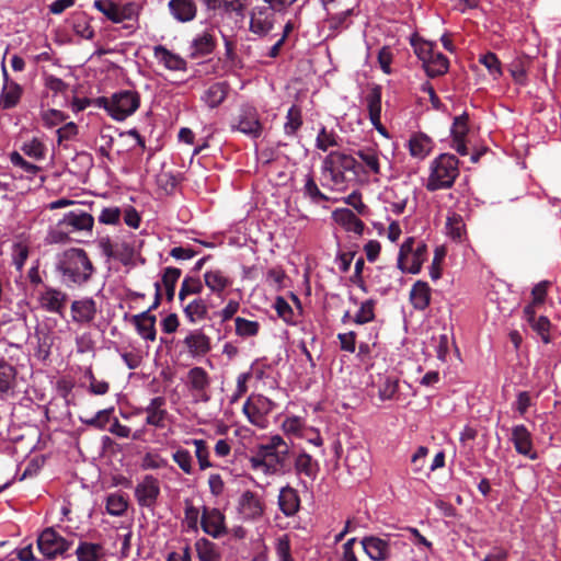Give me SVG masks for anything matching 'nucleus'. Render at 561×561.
<instances>
[{
    "label": "nucleus",
    "instance_id": "obj_1",
    "mask_svg": "<svg viewBox=\"0 0 561 561\" xmlns=\"http://www.w3.org/2000/svg\"><path fill=\"white\" fill-rule=\"evenodd\" d=\"M290 456L289 445L284 438L273 435L251 450L248 461L253 471L264 476L286 474L291 471Z\"/></svg>",
    "mask_w": 561,
    "mask_h": 561
},
{
    "label": "nucleus",
    "instance_id": "obj_2",
    "mask_svg": "<svg viewBox=\"0 0 561 561\" xmlns=\"http://www.w3.org/2000/svg\"><path fill=\"white\" fill-rule=\"evenodd\" d=\"M362 164L355 157L341 151H331L321 164V184L330 190L343 191L348 183L359 180Z\"/></svg>",
    "mask_w": 561,
    "mask_h": 561
},
{
    "label": "nucleus",
    "instance_id": "obj_3",
    "mask_svg": "<svg viewBox=\"0 0 561 561\" xmlns=\"http://www.w3.org/2000/svg\"><path fill=\"white\" fill-rule=\"evenodd\" d=\"M56 270L68 287L88 283L94 272L92 262L83 249L65 251L57 262Z\"/></svg>",
    "mask_w": 561,
    "mask_h": 561
},
{
    "label": "nucleus",
    "instance_id": "obj_4",
    "mask_svg": "<svg viewBox=\"0 0 561 561\" xmlns=\"http://www.w3.org/2000/svg\"><path fill=\"white\" fill-rule=\"evenodd\" d=\"M94 225V218L83 210H71L60 219L55 228L48 233V240L51 243H65L71 240V233L87 232L91 233Z\"/></svg>",
    "mask_w": 561,
    "mask_h": 561
},
{
    "label": "nucleus",
    "instance_id": "obj_5",
    "mask_svg": "<svg viewBox=\"0 0 561 561\" xmlns=\"http://www.w3.org/2000/svg\"><path fill=\"white\" fill-rule=\"evenodd\" d=\"M115 121H124L140 106V95L134 90H121L111 96H100L95 101Z\"/></svg>",
    "mask_w": 561,
    "mask_h": 561
},
{
    "label": "nucleus",
    "instance_id": "obj_6",
    "mask_svg": "<svg viewBox=\"0 0 561 561\" xmlns=\"http://www.w3.org/2000/svg\"><path fill=\"white\" fill-rule=\"evenodd\" d=\"M458 174V159L454 154L443 153L432 163L426 187L428 191L449 188Z\"/></svg>",
    "mask_w": 561,
    "mask_h": 561
},
{
    "label": "nucleus",
    "instance_id": "obj_7",
    "mask_svg": "<svg viewBox=\"0 0 561 561\" xmlns=\"http://www.w3.org/2000/svg\"><path fill=\"white\" fill-rule=\"evenodd\" d=\"M236 511L238 518L242 522H259L265 515V499L257 492L252 490H244L237 500Z\"/></svg>",
    "mask_w": 561,
    "mask_h": 561
},
{
    "label": "nucleus",
    "instance_id": "obj_8",
    "mask_svg": "<svg viewBox=\"0 0 561 561\" xmlns=\"http://www.w3.org/2000/svg\"><path fill=\"white\" fill-rule=\"evenodd\" d=\"M73 546V539L62 537L53 527L45 528L37 538V548L46 559L65 556Z\"/></svg>",
    "mask_w": 561,
    "mask_h": 561
},
{
    "label": "nucleus",
    "instance_id": "obj_9",
    "mask_svg": "<svg viewBox=\"0 0 561 561\" xmlns=\"http://www.w3.org/2000/svg\"><path fill=\"white\" fill-rule=\"evenodd\" d=\"M185 386L194 403H207L211 399V377L201 366H194L186 374Z\"/></svg>",
    "mask_w": 561,
    "mask_h": 561
},
{
    "label": "nucleus",
    "instance_id": "obj_10",
    "mask_svg": "<svg viewBox=\"0 0 561 561\" xmlns=\"http://www.w3.org/2000/svg\"><path fill=\"white\" fill-rule=\"evenodd\" d=\"M276 409V403L265 396L257 394L248 398L242 411L249 422L259 427L265 428L268 425L267 416Z\"/></svg>",
    "mask_w": 561,
    "mask_h": 561
},
{
    "label": "nucleus",
    "instance_id": "obj_11",
    "mask_svg": "<svg viewBox=\"0 0 561 561\" xmlns=\"http://www.w3.org/2000/svg\"><path fill=\"white\" fill-rule=\"evenodd\" d=\"M230 128L232 131L242 133L251 139L260 138L264 129L257 110L248 104L241 106L239 113L232 119Z\"/></svg>",
    "mask_w": 561,
    "mask_h": 561
},
{
    "label": "nucleus",
    "instance_id": "obj_12",
    "mask_svg": "<svg viewBox=\"0 0 561 561\" xmlns=\"http://www.w3.org/2000/svg\"><path fill=\"white\" fill-rule=\"evenodd\" d=\"M134 414H146L147 426L162 430L168 425L170 413L167 410V398L163 396L153 397L146 407L136 408Z\"/></svg>",
    "mask_w": 561,
    "mask_h": 561
},
{
    "label": "nucleus",
    "instance_id": "obj_13",
    "mask_svg": "<svg viewBox=\"0 0 561 561\" xmlns=\"http://www.w3.org/2000/svg\"><path fill=\"white\" fill-rule=\"evenodd\" d=\"M426 334H430V336L426 341H423V345H425L426 350L433 348L436 357L444 362L448 353L449 330L437 318L428 319Z\"/></svg>",
    "mask_w": 561,
    "mask_h": 561
},
{
    "label": "nucleus",
    "instance_id": "obj_14",
    "mask_svg": "<svg viewBox=\"0 0 561 561\" xmlns=\"http://www.w3.org/2000/svg\"><path fill=\"white\" fill-rule=\"evenodd\" d=\"M398 267L403 273L417 274L421 271V243L415 245V239L409 237L400 247Z\"/></svg>",
    "mask_w": 561,
    "mask_h": 561
},
{
    "label": "nucleus",
    "instance_id": "obj_15",
    "mask_svg": "<svg viewBox=\"0 0 561 561\" xmlns=\"http://www.w3.org/2000/svg\"><path fill=\"white\" fill-rule=\"evenodd\" d=\"M68 299L67 293L51 286H44L37 296L38 306L43 310L61 317L65 313Z\"/></svg>",
    "mask_w": 561,
    "mask_h": 561
},
{
    "label": "nucleus",
    "instance_id": "obj_16",
    "mask_svg": "<svg viewBox=\"0 0 561 561\" xmlns=\"http://www.w3.org/2000/svg\"><path fill=\"white\" fill-rule=\"evenodd\" d=\"M381 85L376 83L369 84L367 93L364 96V103L367 107L371 125L378 133L387 136V128L381 124Z\"/></svg>",
    "mask_w": 561,
    "mask_h": 561
},
{
    "label": "nucleus",
    "instance_id": "obj_17",
    "mask_svg": "<svg viewBox=\"0 0 561 561\" xmlns=\"http://www.w3.org/2000/svg\"><path fill=\"white\" fill-rule=\"evenodd\" d=\"M160 496L159 480L146 474L135 488V499L140 507L153 508Z\"/></svg>",
    "mask_w": 561,
    "mask_h": 561
},
{
    "label": "nucleus",
    "instance_id": "obj_18",
    "mask_svg": "<svg viewBox=\"0 0 561 561\" xmlns=\"http://www.w3.org/2000/svg\"><path fill=\"white\" fill-rule=\"evenodd\" d=\"M201 527L210 537L218 539L228 534L225 514L216 507L203 506Z\"/></svg>",
    "mask_w": 561,
    "mask_h": 561
},
{
    "label": "nucleus",
    "instance_id": "obj_19",
    "mask_svg": "<svg viewBox=\"0 0 561 561\" xmlns=\"http://www.w3.org/2000/svg\"><path fill=\"white\" fill-rule=\"evenodd\" d=\"M182 345L192 358H202L211 351V339L202 329H194L186 333Z\"/></svg>",
    "mask_w": 561,
    "mask_h": 561
},
{
    "label": "nucleus",
    "instance_id": "obj_20",
    "mask_svg": "<svg viewBox=\"0 0 561 561\" xmlns=\"http://www.w3.org/2000/svg\"><path fill=\"white\" fill-rule=\"evenodd\" d=\"M434 43L423 38V53L427 47V56H423V70L431 78L443 76L448 71L449 60L442 53H434Z\"/></svg>",
    "mask_w": 561,
    "mask_h": 561
},
{
    "label": "nucleus",
    "instance_id": "obj_21",
    "mask_svg": "<svg viewBox=\"0 0 561 561\" xmlns=\"http://www.w3.org/2000/svg\"><path fill=\"white\" fill-rule=\"evenodd\" d=\"M293 459L295 474L299 478L305 477L310 481H314L320 472V465L317 459L305 450L294 453L290 457Z\"/></svg>",
    "mask_w": 561,
    "mask_h": 561
},
{
    "label": "nucleus",
    "instance_id": "obj_22",
    "mask_svg": "<svg viewBox=\"0 0 561 561\" xmlns=\"http://www.w3.org/2000/svg\"><path fill=\"white\" fill-rule=\"evenodd\" d=\"M70 312L72 322L80 325L90 324L98 314L96 302L91 297L73 300L70 306Z\"/></svg>",
    "mask_w": 561,
    "mask_h": 561
},
{
    "label": "nucleus",
    "instance_id": "obj_23",
    "mask_svg": "<svg viewBox=\"0 0 561 561\" xmlns=\"http://www.w3.org/2000/svg\"><path fill=\"white\" fill-rule=\"evenodd\" d=\"M371 387L380 401L393 400L398 393L399 379L393 374H377L373 377Z\"/></svg>",
    "mask_w": 561,
    "mask_h": 561
},
{
    "label": "nucleus",
    "instance_id": "obj_24",
    "mask_svg": "<svg viewBox=\"0 0 561 561\" xmlns=\"http://www.w3.org/2000/svg\"><path fill=\"white\" fill-rule=\"evenodd\" d=\"M217 46L213 30L197 34L190 44V58L197 59L210 55Z\"/></svg>",
    "mask_w": 561,
    "mask_h": 561
},
{
    "label": "nucleus",
    "instance_id": "obj_25",
    "mask_svg": "<svg viewBox=\"0 0 561 561\" xmlns=\"http://www.w3.org/2000/svg\"><path fill=\"white\" fill-rule=\"evenodd\" d=\"M355 156L360 159L362 168L359 169V180L362 176L380 174V162L378 150L373 147H364L356 150Z\"/></svg>",
    "mask_w": 561,
    "mask_h": 561
},
{
    "label": "nucleus",
    "instance_id": "obj_26",
    "mask_svg": "<svg viewBox=\"0 0 561 561\" xmlns=\"http://www.w3.org/2000/svg\"><path fill=\"white\" fill-rule=\"evenodd\" d=\"M274 25V14L266 7H256L251 12L250 31L257 35H266Z\"/></svg>",
    "mask_w": 561,
    "mask_h": 561
},
{
    "label": "nucleus",
    "instance_id": "obj_27",
    "mask_svg": "<svg viewBox=\"0 0 561 561\" xmlns=\"http://www.w3.org/2000/svg\"><path fill=\"white\" fill-rule=\"evenodd\" d=\"M130 322L135 325L137 333L146 341L153 342L157 337L154 314L149 311H142L138 314L129 317Z\"/></svg>",
    "mask_w": 561,
    "mask_h": 561
},
{
    "label": "nucleus",
    "instance_id": "obj_28",
    "mask_svg": "<svg viewBox=\"0 0 561 561\" xmlns=\"http://www.w3.org/2000/svg\"><path fill=\"white\" fill-rule=\"evenodd\" d=\"M277 503L279 511L285 516H295L300 508V496L298 491L289 484L280 488Z\"/></svg>",
    "mask_w": 561,
    "mask_h": 561
},
{
    "label": "nucleus",
    "instance_id": "obj_29",
    "mask_svg": "<svg viewBox=\"0 0 561 561\" xmlns=\"http://www.w3.org/2000/svg\"><path fill=\"white\" fill-rule=\"evenodd\" d=\"M168 9L172 18L180 23L193 21L197 15L195 0H170Z\"/></svg>",
    "mask_w": 561,
    "mask_h": 561
},
{
    "label": "nucleus",
    "instance_id": "obj_30",
    "mask_svg": "<svg viewBox=\"0 0 561 561\" xmlns=\"http://www.w3.org/2000/svg\"><path fill=\"white\" fill-rule=\"evenodd\" d=\"M512 442L515 450L523 456L536 459L537 454L533 451L531 434L523 424L516 425L512 430Z\"/></svg>",
    "mask_w": 561,
    "mask_h": 561
},
{
    "label": "nucleus",
    "instance_id": "obj_31",
    "mask_svg": "<svg viewBox=\"0 0 561 561\" xmlns=\"http://www.w3.org/2000/svg\"><path fill=\"white\" fill-rule=\"evenodd\" d=\"M366 554L374 561H385L390 557L389 543L378 537H364L360 541Z\"/></svg>",
    "mask_w": 561,
    "mask_h": 561
},
{
    "label": "nucleus",
    "instance_id": "obj_32",
    "mask_svg": "<svg viewBox=\"0 0 561 561\" xmlns=\"http://www.w3.org/2000/svg\"><path fill=\"white\" fill-rule=\"evenodd\" d=\"M153 56L154 58L162 64L167 69L172 71H185L186 70V61L180 55L169 50L167 47L162 45H158L153 47Z\"/></svg>",
    "mask_w": 561,
    "mask_h": 561
},
{
    "label": "nucleus",
    "instance_id": "obj_33",
    "mask_svg": "<svg viewBox=\"0 0 561 561\" xmlns=\"http://www.w3.org/2000/svg\"><path fill=\"white\" fill-rule=\"evenodd\" d=\"M332 218L346 231L363 234L365 224L348 208H339L332 213Z\"/></svg>",
    "mask_w": 561,
    "mask_h": 561
},
{
    "label": "nucleus",
    "instance_id": "obj_34",
    "mask_svg": "<svg viewBox=\"0 0 561 561\" xmlns=\"http://www.w3.org/2000/svg\"><path fill=\"white\" fill-rule=\"evenodd\" d=\"M204 282L209 290L218 297H221L222 293L233 283L232 278L218 268L205 272Z\"/></svg>",
    "mask_w": 561,
    "mask_h": 561
},
{
    "label": "nucleus",
    "instance_id": "obj_35",
    "mask_svg": "<svg viewBox=\"0 0 561 561\" xmlns=\"http://www.w3.org/2000/svg\"><path fill=\"white\" fill-rule=\"evenodd\" d=\"M194 547L199 561H221L222 559L219 547L205 537L197 539Z\"/></svg>",
    "mask_w": 561,
    "mask_h": 561
},
{
    "label": "nucleus",
    "instance_id": "obj_36",
    "mask_svg": "<svg viewBox=\"0 0 561 561\" xmlns=\"http://www.w3.org/2000/svg\"><path fill=\"white\" fill-rule=\"evenodd\" d=\"M183 312L186 320L192 323H198L208 317V306L203 298H196L183 306Z\"/></svg>",
    "mask_w": 561,
    "mask_h": 561
},
{
    "label": "nucleus",
    "instance_id": "obj_37",
    "mask_svg": "<svg viewBox=\"0 0 561 561\" xmlns=\"http://www.w3.org/2000/svg\"><path fill=\"white\" fill-rule=\"evenodd\" d=\"M447 236L455 242H463L467 240L466 224L461 215L453 213L447 217L446 221Z\"/></svg>",
    "mask_w": 561,
    "mask_h": 561
},
{
    "label": "nucleus",
    "instance_id": "obj_38",
    "mask_svg": "<svg viewBox=\"0 0 561 561\" xmlns=\"http://www.w3.org/2000/svg\"><path fill=\"white\" fill-rule=\"evenodd\" d=\"M228 90L227 82H216L205 91L203 100L210 108H215L226 100Z\"/></svg>",
    "mask_w": 561,
    "mask_h": 561
},
{
    "label": "nucleus",
    "instance_id": "obj_39",
    "mask_svg": "<svg viewBox=\"0 0 561 561\" xmlns=\"http://www.w3.org/2000/svg\"><path fill=\"white\" fill-rule=\"evenodd\" d=\"M182 275V271L178 267H165L161 275V286L164 287L165 298L172 301L175 296V286Z\"/></svg>",
    "mask_w": 561,
    "mask_h": 561
},
{
    "label": "nucleus",
    "instance_id": "obj_40",
    "mask_svg": "<svg viewBox=\"0 0 561 561\" xmlns=\"http://www.w3.org/2000/svg\"><path fill=\"white\" fill-rule=\"evenodd\" d=\"M304 124L302 111L298 105H291L287 111L286 121L284 123V133L288 137L297 136L298 130Z\"/></svg>",
    "mask_w": 561,
    "mask_h": 561
},
{
    "label": "nucleus",
    "instance_id": "obj_41",
    "mask_svg": "<svg viewBox=\"0 0 561 561\" xmlns=\"http://www.w3.org/2000/svg\"><path fill=\"white\" fill-rule=\"evenodd\" d=\"M75 553L78 561H100L103 556V547L100 543L80 541Z\"/></svg>",
    "mask_w": 561,
    "mask_h": 561
},
{
    "label": "nucleus",
    "instance_id": "obj_42",
    "mask_svg": "<svg viewBox=\"0 0 561 561\" xmlns=\"http://www.w3.org/2000/svg\"><path fill=\"white\" fill-rule=\"evenodd\" d=\"M16 369L14 366L0 359V393H8L15 385Z\"/></svg>",
    "mask_w": 561,
    "mask_h": 561
},
{
    "label": "nucleus",
    "instance_id": "obj_43",
    "mask_svg": "<svg viewBox=\"0 0 561 561\" xmlns=\"http://www.w3.org/2000/svg\"><path fill=\"white\" fill-rule=\"evenodd\" d=\"M114 412V408L104 409L98 411L92 417L84 419L82 416L79 417L82 424H85L89 427H93L99 431L107 430V425L111 422L112 414Z\"/></svg>",
    "mask_w": 561,
    "mask_h": 561
},
{
    "label": "nucleus",
    "instance_id": "obj_44",
    "mask_svg": "<svg viewBox=\"0 0 561 561\" xmlns=\"http://www.w3.org/2000/svg\"><path fill=\"white\" fill-rule=\"evenodd\" d=\"M184 443L186 445H193L195 447V457L198 461V466H199L201 470H206L214 466L209 461V448L207 446L206 440L192 438V439H186Z\"/></svg>",
    "mask_w": 561,
    "mask_h": 561
},
{
    "label": "nucleus",
    "instance_id": "obj_45",
    "mask_svg": "<svg viewBox=\"0 0 561 561\" xmlns=\"http://www.w3.org/2000/svg\"><path fill=\"white\" fill-rule=\"evenodd\" d=\"M105 508L112 516H123L128 508V500L124 494L111 493L106 497Z\"/></svg>",
    "mask_w": 561,
    "mask_h": 561
},
{
    "label": "nucleus",
    "instance_id": "obj_46",
    "mask_svg": "<svg viewBox=\"0 0 561 561\" xmlns=\"http://www.w3.org/2000/svg\"><path fill=\"white\" fill-rule=\"evenodd\" d=\"M304 195L308 197L313 204H320L330 199L324 193L320 191L312 174H307L305 178Z\"/></svg>",
    "mask_w": 561,
    "mask_h": 561
},
{
    "label": "nucleus",
    "instance_id": "obj_47",
    "mask_svg": "<svg viewBox=\"0 0 561 561\" xmlns=\"http://www.w3.org/2000/svg\"><path fill=\"white\" fill-rule=\"evenodd\" d=\"M447 255V248L443 245H437L434 250L433 261L428 267L430 277L432 280H437L442 276L443 264Z\"/></svg>",
    "mask_w": 561,
    "mask_h": 561
},
{
    "label": "nucleus",
    "instance_id": "obj_48",
    "mask_svg": "<svg viewBox=\"0 0 561 561\" xmlns=\"http://www.w3.org/2000/svg\"><path fill=\"white\" fill-rule=\"evenodd\" d=\"M236 334L240 337H252L259 334L260 323L241 317L234 319Z\"/></svg>",
    "mask_w": 561,
    "mask_h": 561
},
{
    "label": "nucleus",
    "instance_id": "obj_49",
    "mask_svg": "<svg viewBox=\"0 0 561 561\" xmlns=\"http://www.w3.org/2000/svg\"><path fill=\"white\" fill-rule=\"evenodd\" d=\"M203 291V284L199 278H195L192 276H186L179 291V299L181 302L185 300V298L190 295H199Z\"/></svg>",
    "mask_w": 561,
    "mask_h": 561
},
{
    "label": "nucleus",
    "instance_id": "obj_50",
    "mask_svg": "<svg viewBox=\"0 0 561 561\" xmlns=\"http://www.w3.org/2000/svg\"><path fill=\"white\" fill-rule=\"evenodd\" d=\"M199 510L195 507L190 500H185L183 525L187 531L197 533Z\"/></svg>",
    "mask_w": 561,
    "mask_h": 561
},
{
    "label": "nucleus",
    "instance_id": "obj_51",
    "mask_svg": "<svg viewBox=\"0 0 561 561\" xmlns=\"http://www.w3.org/2000/svg\"><path fill=\"white\" fill-rule=\"evenodd\" d=\"M172 459L184 473H186V474L193 473V471H194L193 457L187 449H184V448L176 449L172 455Z\"/></svg>",
    "mask_w": 561,
    "mask_h": 561
},
{
    "label": "nucleus",
    "instance_id": "obj_52",
    "mask_svg": "<svg viewBox=\"0 0 561 561\" xmlns=\"http://www.w3.org/2000/svg\"><path fill=\"white\" fill-rule=\"evenodd\" d=\"M339 137L333 131H328L325 127H322L316 138V147L319 150L327 151L331 147L339 146Z\"/></svg>",
    "mask_w": 561,
    "mask_h": 561
},
{
    "label": "nucleus",
    "instance_id": "obj_53",
    "mask_svg": "<svg viewBox=\"0 0 561 561\" xmlns=\"http://www.w3.org/2000/svg\"><path fill=\"white\" fill-rule=\"evenodd\" d=\"M21 96V88L12 83L10 85L5 84L2 94L1 101L4 108H11L16 105Z\"/></svg>",
    "mask_w": 561,
    "mask_h": 561
},
{
    "label": "nucleus",
    "instance_id": "obj_54",
    "mask_svg": "<svg viewBox=\"0 0 561 561\" xmlns=\"http://www.w3.org/2000/svg\"><path fill=\"white\" fill-rule=\"evenodd\" d=\"M529 325L540 336L541 341L545 344H548L551 342L550 330H551L552 325H551L550 320L547 317L540 316L538 319H536Z\"/></svg>",
    "mask_w": 561,
    "mask_h": 561
},
{
    "label": "nucleus",
    "instance_id": "obj_55",
    "mask_svg": "<svg viewBox=\"0 0 561 561\" xmlns=\"http://www.w3.org/2000/svg\"><path fill=\"white\" fill-rule=\"evenodd\" d=\"M375 318V301L373 299L362 302L359 310L352 319L357 324H364L373 321Z\"/></svg>",
    "mask_w": 561,
    "mask_h": 561
},
{
    "label": "nucleus",
    "instance_id": "obj_56",
    "mask_svg": "<svg viewBox=\"0 0 561 561\" xmlns=\"http://www.w3.org/2000/svg\"><path fill=\"white\" fill-rule=\"evenodd\" d=\"M275 552L278 561H295L288 535H282L276 539Z\"/></svg>",
    "mask_w": 561,
    "mask_h": 561
},
{
    "label": "nucleus",
    "instance_id": "obj_57",
    "mask_svg": "<svg viewBox=\"0 0 561 561\" xmlns=\"http://www.w3.org/2000/svg\"><path fill=\"white\" fill-rule=\"evenodd\" d=\"M94 8L102 12L113 23H119L118 5L111 0H95Z\"/></svg>",
    "mask_w": 561,
    "mask_h": 561
},
{
    "label": "nucleus",
    "instance_id": "obj_58",
    "mask_svg": "<svg viewBox=\"0 0 561 561\" xmlns=\"http://www.w3.org/2000/svg\"><path fill=\"white\" fill-rule=\"evenodd\" d=\"M468 122L469 115L466 112L455 117L451 127L453 139H466L469 131Z\"/></svg>",
    "mask_w": 561,
    "mask_h": 561
},
{
    "label": "nucleus",
    "instance_id": "obj_59",
    "mask_svg": "<svg viewBox=\"0 0 561 561\" xmlns=\"http://www.w3.org/2000/svg\"><path fill=\"white\" fill-rule=\"evenodd\" d=\"M135 255L134 247L127 242H116L114 259L124 265L131 263Z\"/></svg>",
    "mask_w": 561,
    "mask_h": 561
},
{
    "label": "nucleus",
    "instance_id": "obj_60",
    "mask_svg": "<svg viewBox=\"0 0 561 561\" xmlns=\"http://www.w3.org/2000/svg\"><path fill=\"white\" fill-rule=\"evenodd\" d=\"M274 309H275L277 316L280 319H283L286 323L295 322L294 321V317H295L294 310L284 297L278 296L275 299Z\"/></svg>",
    "mask_w": 561,
    "mask_h": 561
},
{
    "label": "nucleus",
    "instance_id": "obj_61",
    "mask_svg": "<svg viewBox=\"0 0 561 561\" xmlns=\"http://www.w3.org/2000/svg\"><path fill=\"white\" fill-rule=\"evenodd\" d=\"M479 61L489 70L490 75H492L494 78L500 77L502 75L501 61L499 60L497 56L494 53L488 51L486 54L482 55L479 58Z\"/></svg>",
    "mask_w": 561,
    "mask_h": 561
},
{
    "label": "nucleus",
    "instance_id": "obj_62",
    "mask_svg": "<svg viewBox=\"0 0 561 561\" xmlns=\"http://www.w3.org/2000/svg\"><path fill=\"white\" fill-rule=\"evenodd\" d=\"M346 466L350 470L354 472L360 471L362 469L367 468V463L362 457V451L359 449H351L348 450L345 458Z\"/></svg>",
    "mask_w": 561,
    "mask_h": 561
},
{
    "label": "nucleus",
    "instance_id": "obj_63",
    "mask_svg": "<svg viewBox=\"0 0 561 561\" xmlns=\"http://www.w3.org/2000/svg\"><path fill=\"white\" fill-rule=\"evenodd\" d=\"M28 257L27 245L19 242L13 245L12 249V263L18 271H22L26 260Z\"/></svg>",
    "mask_w": 561,
    "mask_h": 561
},
{
    "label": "nucleus",
    "instance_id": "obj_64",
    "mask_svg": "<svg viewBox=\"0 0 561 561\" xmlns=\"http://www.w3.org/2000/svg\"><path fill=\"white\" fill-rule=\"evenodd\" d=\"M23 152L34 159H43L45 156V146L38 139H32L22 147Z\"/></svg>",
    "mask_w": 561,
    "mask_h": 561
}]
</instances>
